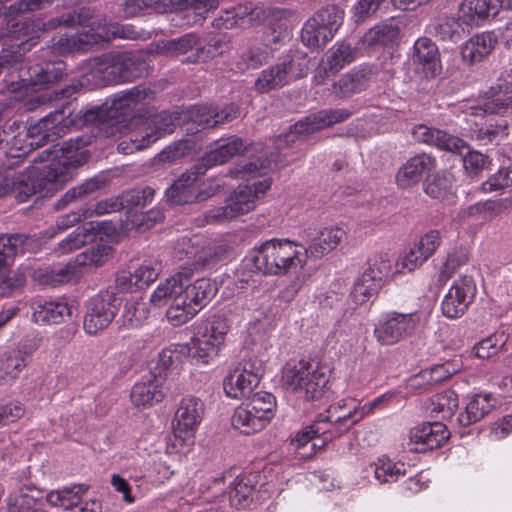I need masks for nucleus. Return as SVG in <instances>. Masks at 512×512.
<instances>
[{
  "mask_svg": "<svg viewBox=\"0 0 512 512\" xmlns=\"http://www.w3.org/2000/svg\"><path fill=\"white\" fill-rule=\"evenodd\" d=\"M92 36H94V26L89 29L83 27L80 33L73 35H68L67 33L59 34L53 37L52 47L43 50V53L45 55L49 53L63 55L76 51H86L92 45L97 44L96 42L89 41Z\"/></svg>",
  "mask_w": 512,
  "mask_h": 512,
  "instance_id": "nucleus-37",
  "label": "nucleus"
},
{
  "mask_svg": "<svg viewBox=\"0 0 512 512\" xmlns=\"http://www.w3.org/2000/svg\"><path fill=\"white\" fill-rule=\"evenodd\" d=\"M154 93L150 88L133 87L129 90L115 94L109 101H106L102 109H91L84 113L83 122L92 123L101 120L102 113L110 119H125L132 114L137 106L145 100H150Z\"/></svg>",
  "mask_w": 512,
  "mask_h": 512,
  "instance_id": "nucleus-15",
  "label": "nucleus"
},
{
  "mask_svg": "<svg viewBox=\"0 0 512 512\" xmlns=\"http://www.w3.org/2000/svg\"><path fill=\"white\" fill-rule=\"evenodd\" d=\"M218 5V0H126L125 12L128 16H134L143 9L154 6L161 12L192 11L196 17L204 19Z\"/></svg>",
  "mask_w": 512,
  "mask_h": 512,
  "instance_id": "nucleus-18",
  "label": "nucleus"
},
{
  "mask_svg": "<svg viewBox=\"0 0 512 512\" xmlns=\"http://www.w3.org/2000/svg\"><path fill=\"white\" fill-rule=\"evenodd\" d=\"M382 286L363 274L354 284L350 299L355 305H363L374 298Z\"/></svg>",
  "mask_w": 512,
  "mask_h": 512,
  "instance_id": "nucleus-58",
  "label": "nucleus"
},
{
  "mask_svg": "<svg viewBox=\"0 0 512 512\" xmlns=\"http://www.w3.org/2000/svg\"><path fill=\"white\" fill-rule=\"evenodd\" d=\"M420 321V314L416 311H388L378 318L373 335L379 344L392 346L411 337L419 327Z\"/></svg>",
  "mask_w": 512,
  "mask_h": 512,
  "instance_id": "nucleus-13",
  "label": "nucleus"
},
{
  "mask_svg": "<svg viewBox=\"0 0 512 512\" xmlns=\"http://www.w3.org/2000/svg\"><path fill=\"white\" fill-rule=\"evenodd\" d=\"M191 277V271L183 269L161 281L150 297L155 306H168L166 318L173 327L192 320L216 294V285L209 278L192 282Z\"/></svg>",
  "mask_w": 512,
  "mask_h": 512,
  "instance_id": "nucleus-2",
  "label": "nucleus"
},
{
  "mask_svg": "<svg viewBox=\"0 0 512 512\" xmlns=\"http://www.w3.org/2000/svg\"><path fill=\"white\" fill-rule=\"evenodd\" d=\"M254 479L255 476L251 474H241L235 478L234 486L229 491L231 505L237 507H244L246 505L248 498L255 489Z\"/></svg>",
  "mask_w": 512,
  "mask_h": 512,
  "instance_id": "nucleus-56",
  "label": "nucleus"
},
{
  "mask_svg": "<svg viewBox=\"0 0 512 512\" xmlns=\"http://www.w3.org/2000/svg\"><path fill=\"white\" fill-rule=\"evenodd\" d=\"M179 119L178 113L166 111L150 115L147 118L133 119V127L128 132L126 140H122L118 144V151L131 154L149 147L162 137L173 133Z\"/></svg>",
  "mask_w": 512,
  "mask_h": 512,
  "instance_id": "nucleus-9",
  "label": "nucleus"
},
{
  "mask_svg": "<svg viewBox=\"0 0 512 512\" xmlns=\"http://www.w3.org/2000/svg\"><path fill=\"white\" fill-rule=\"evenodd\" d=\"M114 38L136 40L144 37L142 32L137 31L135 27L130 24H106L105 22H98L97 26L94 27V36H92L89 41L99 44L100 42H108Z\"/></svg>",
  "mask_w": 512,
  "mask_h": 512,
  "instance_id": "nucleus-42",
  "label": "nucleus"
},
{
  "mask_svg": "<svg viewBox=\"0 0 512 512\" xmlns=\"http://www.w3.org/2000/svg\"><path fill=\"white\" fill-rule=\"evenodd\" d=\"M350 116L351 112L347 109L321 110L311 114L296 122L288 134L278 137L277 149H281L284 143H294L298 136L327 128L333 124L345 121Z\"/></svg>",
  "mask_w": 512,
  "mask_h": 512,
  "instance_id": "nucleus-20",
  "label": "nucleus"
},
{
  "mask_svg": "<svg viewBox=\"0 0 512 512\" xmlns=\"http://www.w3.org/2000/svg\"><path fill=\"white\" fill-rule=\"evenodd\" d=\"M374 473V478L380 484L395 482L400 476L405 474V464L402 462H393L386 456L379 457L370 465Z\"/></svg>",
  "mask_w": 512,
  "mask_h": 512,
  "instance_id": "nucleus-51",
  "label": "nucleus"
},
{
  "mask_svg": "<svg viewBox=\"0 0 512 512\" xmlns=\"http://www.w3.org/2000/svg\"><path fill=\"white\" fill-rule=\"evenodd\" d=\"M262 372V361L253 358L244 359L223 380L226 396L240 399L250 395L259 384Z\"/></svg>",
  "mask_w": 512,
  "mask_h": 512,
  "instance_id": "nucleus-17",
  "label": "nucleus"
},
{
  "mask_svg": "<svg viewBox=\"0 0 512 512\" xmlns=\"http://www.w3.org/2000/svg\"><path fill=\"white\" fill-rule=\"evenodd\" d=\"M436 160L422 153L410 158L397 172L396 181L400 187L406 188L418 183L422 177L433 170Z\"/></svg>",
  "mask_w": 512,
  "mask_h": 512,
  "instance_id": "nucleus-36",
  "label": "nucleus"
},
{
  "mask_svg": "<svg viewBox=\"0 0 512 512\" xmlns=\"http://www.w3.org/2000/svg\"><path fill=\"white\" fill-rule=\"evenodd\" d=\"M496 43L497 37L493 32L478 33L462 46V58L470 63L480 62L494 50Z\"/></svg>",
  "mask_w": 512,
  "mask_h": 512,
  "instance_id": "nucleus-39",
  "label": "nucleus"
},
{
  "mask_svg": "<svg viewBox=\"0 0 512 512\" xmlns=\"http://www.w3.org/2000/svg\"><path fill=\"white\" fill-rule=\"evenodd\" d=\"M27 237L22 234L0 236V276L7 271L13 258L23 252Z\"/></svg>",
  "mask_w": 512,
  "mask_h": 512,
  "instance_id": "nucleus-52",
  "label": "nucleus"
},
{
  "mask_svg": "<svg viewBox=\"0 0 512 512\" xmlns=\"http://www.w3.org/2000/svg\"><path fill=\"white\" fill-rule=\"evenodd\" d=\"M449 438V432L442 422L422 423L409 432L407 443L410 451L423 453L439 448Z\"/></svg>",
  "mask_w": 512,
  "mask_h": 512,
  "instance_id": "nucleus-26",
  "label": "nucleus"
},
{
  "mask_svg": "<svg viewBox=\"0 0 512 512\" xmlns=\"http://www.w3.org/2000/svg\"><path fill=\"white\" fill-rule=\"evenodd\" d=\"M248 406L268 424L274 416L276 399L269 392H257L247 403Z\"/></svg>",
  "mask_w": 512,
  "mask_h": 512,
  "instance_id": "nucleus-61",
  "label": "nucleus"
},
{
  "mask_svg": "<svg viewBox=\"0 0 512 512\" xmlns=\"http://www.w3.org/2000/svg\"><path fill=\"white\" fill-rule=\"evenodd\" d=\"M88 486L77 484L53 490L46 494V502L63 512H101V503L96 499H85Z\"/></svg>",
  "mask_w": 512,
  "mask_h": 512,
  "instance_id": "nucleus-21",
  "label": "nucleus"
},
{
  "mask_svg": "<svg viewBox=\"0 0 512 512\" xmlns=\"http://www.w3.org/2000/svg\"><path fill=\"white\" fill-rule=\"evenodd\" d=\"M305 73L306 68L301 63H296L294 56L288 55L281 62L262 70L254 88L259 93H267L282 88Z\"/></svg>",
  "mask_w": 512,
  "mask_h": 512,
  "instance_id": "nucleus-19",
  "label": "nucleus"
},
{
  "mask_svg": "<svg viewBox=\"0 0 512 512\" xmlns=\"http://www.w3.org/2000/svg\"><path fill=\"white\" fill-rule=\"evenodd\" d=\"M243 262L262 274L280 276L302 268L306 259L293 242L271 239L249 251Z\"/></svg>",
  "mask_w": 512,
  "mask_h": 512,
  "instance_id": "nucleus-5",
  "label": "nucleus"
},
{
  "mask_svg": "<svg viewBox=\"0 0 512 512\" xmlns=\"http://www.w3.org/2000/svg\"><path fill=\"white\" fill-rule=\"evenodd\" d=\"M357 50L346 42L335 43L327 52L324 66L314 76L316 84L322 85L329 77V73L335 75L345 66L356 59Z\"/></svg>",
  "mask_w": 512,
  "mask_h": 512,
  "instance_id": "nucleus-31",
  "label": "nucleus"
},
{
  "mask_svg": "<svg viewBox=\"0 0 512 512\" xmlns=\"http://www.w3.org/2000/svg\"><path fill=\"white\" fill-rule=\"evenodd\" d=\"M270 178L240 184L226 199L225 205L210 209L205 213L207 224H222L245 215L256 208L259 201L271 188Z\"/></svg>",
  "mask_w": 512,
  "mask_h": 512,
  "instance_id": "nucleus-10",
  "label": "nucleus"
},
{
  "mask_svg": "<svg viewBox=\"0 0 512 512\" xmlns=\"http://www.w3.org/2000/svg\"><path fill=\"white\" fill-rule=\"evenodd\" d=\"M400 32L398 23L394 18L386 20L371 28L362 37L361 41L369 47L375 45H388L394 42Z\"/></svg>",
  "mask_w": 512,
  "mask_h": 512,
  "instance_id": "nucleus-48",
  "label": "nucleus"
},
{
  "mask_svg": "<svg viewBox=\"0 0 512 512\" xmlns=\"http://www.w3.org/2000/svg\"><path fill=\"white\" fill-rule=\"evenodd\" d=\"M112 255V247L109 245H97L76 256V259L85 273L88 267H100L106 263Z\"/></svg>",
  "mask_w": 512,
  "mask_h": 512,
  "instance_id": "nucleus-59",
  "label": "nucleus"
},
{
  "mask_svg": "<svg viewBox=\"0 0 512 512\" xmlns=\"http://www.w3.org/2000/svg\"><path fill=\"white\" fill-rule=\"evenodd\" d=\"M32 319L41 324H61L72 318L74 307L64 299L37 301L33 304Z\"/></svg>",
  "mask_w": 512,
  "mask_h": 512,
  "instance_id": "nucleus-34",
  "label": "nucleus"
},
{
  "mask_svg": "<svg viewBox=\"0 0 512 512\" xmlns=\"http://www.w3.org/2000/svg\"><path fill=\"white\" fill-rule=\"evenodd\" d=\"M120 306L113 289L100 291L91 297L86 305L83 329L87 334L96 335L106 329L115 318Z\"/></svg>",
  "mask_w": 512,
  "mask_h": 512,
  "instance_id": "nucleus-16",
  "label": "nucleus"
},
{
  "mask_svg": "<svg viewBox=\"0 0 512 512\" xmlns=\"http://www.w3.org/2000/svg\"><path fill=\"white\" fill-rule=\"evenodd\" d=\"M363 274L384 285L390 277L398 273H395V270L393 271V259L391 256L388 253L379 252L370 258L369 266Z\"/></svg>",
  "mask_w": 512,
  "mask_h": 512,
  "instance_id": "nucleus-50",
  "label": "nucleus"
},
{
  "mask_svg": "<svg viewBox=\"0 0 512 512\" xmlns=\"http://www.w3.org/2000/svg\"><path fill=\"white\" fill-rule=\"evenodd\" d=\"M299 23L298 15L289 9L269 8L262 11L261 40L264 48L251 46L241 54L236 62L237 72L256 69L269 58V51L275 50L290 36Z\"/></svg>",
  "mask_w": 512,
  "mask_h": 512,
  "instance_id": "nucleus-4",
  "label": "nucleus"
},
{
  "mask_svg": "<svg viewBox=\"0 0 512 512\" xmlns=\"http://www.w3.org/2000/svg\"><path fill=\"white\" fill-rule=\"evenodd\" d=\"M344 11L337 6H327L317 11L303 25L301 41L309 48H318L329 42L340 28Z\"/></svg>",
  "mask_w": 512,
  "mask_h": 512,
  "instance_id": "nucleus-14",
  "label": "nucleus"
},
{
  "mask_svg": "<svg viewBox=\"0 0 512 512\" xmlns=\"http://www.w3.org/2000/svg\"><path fill=\"white\" fill-rule=\"evenodd\" d=\"M500 7V0H463L458 12L462 23L473 29L480 27L489 17L494 18Z\"/></svg>",
  "mask_w": 512,
  "mask_h": 512,
  "instance_id": "nucleus-33",
  "label": "nucleus"
},
{
  "mask_svg": "<svg viewBox=\"0 0 512 512\" xmlns=\"http://www.w3.org/2000/svg\"><path fill=\"white\" fill-rule=\"evenodd\" d=\"M41 492L32 486L20 487L13 490L8 496L9 512H46L40 508Z\"/></svg>",
  "mask_w": 512,
  "mask_h": 512,
  "instance_id": "nucleus-43",
  "label": "nucleus"
},
{
  "mask_svg": "<svg viewBox=\"0 0 512 512\" xmlns=\"http://www.w3.org/2000/svg\"><path fill=\"white\" fill-rule=\"evenodd\" d=\"M243 150L244 144L241 138L230 137L218 140L215 143V147L207 152L199 163L194 165L189 171L183 173L166 190L167 199L173 203H185L190 201L191 196L187 195V186L204 175L209 168L226 163Z\"/></svg>",
  "mask_w": 512,
  "mask_h": 512,
  "instance_id": "nucleus-7",
  "label": "nucleus"
},
{
  "mask_svg": "<svg viewBox=\"0 0 512 512\" xmlns=\"http://www.w3.org/2000/svg\"><path fill=\"white\" fill-rule=\"evenodd\" d=\"M346 236L347 230L344 225L325 227L307 241L304 247L305 256L322 258L335 250Z\"/></svg>",
  "mask_w": 512,
  "mask_h": 512,
  "instance_id": "nucleus-29",
  "label": "nucleus"
},
{
  "mask_svg": "<svg viewBox=\"0 0 512 512\" xmlns=\"http://www.w3.org/2000/svg\"><path fill=\"white\" fill-rule=\"evenodd\" d=\"M65 67L62 60H49L41 64L30 65L26 68V71H21L16 89L38 91L48 88L63 78Z\"/></svg>",
  "mask_w": 512,
  "mask_h": 512,
  "instance_id": "nucleus-23",
  "label": "nucleus"
},
{
  "mask_svg": "<svg viewBox=\"0 0 512 512\" xmlns=\"http://www.w3.org/2000/svg\"><path fill=\"white\" fill-rule=\"evenodd\" d=\"M135 63L127 56L93 58L83 66L82 84L99 87L139 77Z\"/></svg>",
  "mask_w": 512,
  "mask_h": 512,
  "instance_id": "nucleus-12",
  "label": "nucleus"
},
{
  "mask_svg": "<svg viewBox=\"0 0 512 512\" xmlns=\"http://www.w3.org/2000/svg\"><path fill=\"white\" fill-rule=\"evenodd\" d=\"M459 405L458 395L453 390H445L431 398L430 413L434 417L449 419Z\"/></svg>",
  "mask_w": 512,
  "mask_h": 512,
  "instance_id": "nucleus-53",
  "label": "nucleus"
},
{
  "mask_svg": "<svg viewBox=\"0 0 512 512\" xmlns=\"http://www.w3.org/2000/svg\"><path fill=\"white\" fill-rule=\"evenodd\" d=\"M84 144L82 139H70L59 148L44 150L23 171H18L16 162L8 159L0 165V198L12 193L17 201L25 202L36 193H54L71 179L72 169L87 162L88 152L80 149Z\"/></svg>",
  "mask_w": 512,
  "mask_h": 512,
  "instance_id": "nucleus-1",
  "label": "nucleus"
},
{
  "mask_svg": "<svg viewBox=\"0 0 512 512\" xmlns=\"http://www.w3.org/2000/svg\"><path fill=\"white\" fill-rule=\"evenodd\" d=\"M356 414H358V400L347 397L331 404L325 415L320 414L317 417L322 420V424L334 438L349 431L359 422Z\"/></svg>",
  "mask_w": 512,
  "mask_h": 512,
  "instance_id": "nucleus-22",
  "label": "nucleus"
},
{
  "mask_svg": "<svg viewBox=\"0 0 512 512\" xmlns=\"http://www.w3.org/2000/svg\"><path fill=\"white\" fill-rule=\"evenodd\" d=\"M69 107H63L41 118L27 128L26 134L19 132L21 124L14 121L0 132V145L10 158L25 156L34 148L63 137L80 120Z\"/></svg>",
  "mask_w": 512,
  "mask_h": 512,
  "instance_id": "nucleus-3",
  "label": "nucleus"
},
{
  "mask_svg": "<svg viewBox=\"0 0 512 512\" xmlns=\"http://www.w3.org/2000/svg\"><path fill=\"white\" fill-rule=\"evenodd\" d=\"M174 474V468L168 459L163 456L152 459L147 463L146 472L143 474L130 476L135 482L147 478L151 482L163 483Z\"/></svg>",
  "mask_w": 512,
  "mask_h": 512,
  "instance_id": "nucleus-54",
  "label": "nucleus"
},
{
  "mask_svg": "<svg viewBox=\"0 0 512 512\" xmlns=\"http://www.w3.org/2000/svg\"><path fill=\"white\" fill-rule=\"evenodd\" d=\"M476 293V284L471 276L459 277L442 300V314L449 319L462 317L473 302Z\"/></svg>",
  "mask_w": 512,
  "mask_h": 512,
  "instance_id": "nucleus-24",
  "label": "nucleus"
},
{
  "mask_svg": "<svg viewBox=\"0 0 512 512\" xmlns=\"http://www.w3.org/2000/svg\"><path fill=\"white\" fill-rule=\"evenodd\" d=\"M149 304L144 298H130L121 315L122 326L128 329L141 327L149 318Z\"/></svg>",
  "mask_w": 512,
  "mask_h": 512,
  "instance_id": "nucleus-47",
  "label": "nucleus"
},
{
  "mask_svg": "<svg viewBox=\"0 0 512 512\" xmlns=\"http://www.w3.org/2000/svg\"><path fill=\"white\" fill-rule=\"evenodd\" d=\"M155 191L153 188L146 186L143 188H134L122 193L121 200L123 208H142L153 200Z\"/></svg>",
  "mask_w": 512,
  "mask_h": 512,
  "instance_id": "nucleus-64",
  "label": "nucleus"
},
{
  "mask_svg": "<svg viewBox=\"0 0 512 512\" xmlns=\"http://www.w3.org/2000/svg\"><path fill=\"white\" fill-rule=\"evenodd\" d=\"M331 370L322 364L304 359L287 362L282 371L283 387L298 398L313 401L321 398L327 388Z\"/></svg>",
  "mask_w": 512,
  "mask_h": 512,
  "instance_id": "nucleus-6",
  "label": "nucleus"
},
{
  "mask_svg": "<svg viewBox=\"0 0 512 512\" xmlns=\"http://www.w3.org/2000/svg\"><path fill=\"white\" fill-rule=\"evenodd\" d=\"M318 439L321 441L319 447L326 444L327 441L332 439L326 427L322 424V420L315 419L314 423L305 427L297 433L294 442L298 448L306 446L312 440Z\"/></svg>",
  "mask_w": 512,
  "mask_h": 512,
  "instance_id": "nucleus-60",
  "label": "nucleus"
},
{
  "mask_svg": "<svg viewBox=\"0 0 512 512\" xmlns=\"http://www.w3.org/2000/svg\"><path fill=\"white\" fill-rule=\"evenodd\" d=\"M496 405V400L488 393L476 394L471 397L464 411L457 418L458 423L463 426H469L481 420Z\"/></svg>",
  "mask_w": 512,
  "mask_h": 512,
  "instance_id": "nucleus-40",
  "label": "nucleus"
},
{
  "mask_svg": "<svg viewBox=\"0 0 512 512\" xmlns=\"http://www.w3.org/2000/svg\"><path fill=\"white\" fill-rule=\"evenodd\" d=\"M104 229L103 222H88L78 227L58 244V251L62 254L70 253L83 245L94 241Z\"/></svg>",
  "mask_w": 512,
  "mask_h": 512,
  "instance_id": "nucleus-41",
  "label": "nucleus"
},
{
  "mask_svg": "<svg viewBox=\"0 0 512 512\" xmlns=\"http://www.w3.org/2000/svg\"><path fill=\"white\" fill-rule=\"evenodd\" d=\"M453 183L454 179L452 174L447 171H442L426 179L424 190L425 193L432 198L453 201L455 198Z\"/></svg>",
  "mask_w": 512,
  "mask_h": 512,
  "instance_id": "nucleus-49",
  "label": "nucleus"
},
{
  "mask_svg": "<svg viewBox=\"0 0 512 512\" xmlns=\"http://www.w3.org/2000/svg\"><path fill=\"white\" fill-rule=\"evenodd\" d=\"M427 259L413 244L409 249L404 250L395 261V273H410L421 267Z\"/></svg>",
  "mask_w": 512,
  "mask_h": 512,
  "instance_id": "nucleus-62",
  "label": "nucleus"
},
{
  "mask_svg": "<svg viewBox=\"0 0 512 512\" xmlns=\"http://www.w3.org/2000/svg\"><path fill=\"white\" fill-rule=\"evenodd\" d=\"M229 331V321L222 316L196 322L188 348L191 361L197 365H209L213 362L224 349Z\"/></svg>",
  "mask_w": 512,
  "mask_h": 512,
  "instance_id": "nucleus-8",
  "label": "nucleus"
},
{
  "mask_svg": "<svg viewBox=\"0 0 512 512\" xmlns=\"http://www.w3.org/2000/svg\"><path fill=\"white\" fill-rule=\"evenodd\" d=\"M412 59L426 77H434L441 72L439 50L430 38L420 37L415 41Z\"/></svg>",
  "mask_w": 512,
  "mask_h": 512,
  "instance_id": "nucleus-35",
  "label": "nucleus"
},
{
  "mask_svg": "<svg viewBox=\"0 0 512 512\" xmlns=\"http://www.w3.org/2000/svg\"><path fill=\"white\" fill-rule=\"evenodd\" d=\"M506 208L507 203L505 200H487L475 203L468 208L461 210L459 218L461 220L472 218L478 222H486L499 215Z\"/></svg>",
  "mask_w": 512,
  "mask_h": 512,
  "instance_id": "nucleus-46",
  "label": "nucleus"
},
{
  "mask_svg": "<svg viewBox=\"0 0 512 512\" xmlns=\"http://www.w3.org/2000/svg\"><path fill=\"white\" fill-rule=\"evenodd\" d=\"M508 336L505 331L499 330L482 339L473 347V354L480 359H487L496 355L506 344Z\"/></svg>",
  "mask_w": 512,
  "mask_h": 512,
  "instance_id": "nucleus-57",
  "label": "nucleus"
},
{
  "mask_svg": "<svg viewBox=\"0 0 512 512\" xmlns=\"http://www.w3.org/2000/svg\"><path fill=\"white\" fill-rule=\"evenodd\" d=\"M486 102L483 106H470L469 114L483 116L484 114L512 113V70L498 79L494 86L485 93Z\"/></svg>",
  "mask_w": 512,
  "mask_h": 512,
  "instance_id": "nucleus-25",
  "label": "nucleus"
},
{
  "mask_svg": "<svg viewBox=\"0 0 512 512\" xmlns=\"http://www.w3.org/2000/svg\"><path fill=\"white\" fill-rule=\"evenodd\" d=\"M373 76V68L368 65H359L343 74L332 85V93L341 99L350 98L354 94L366 90Z\"/></svg>",
  "mask_w": 512,
  "mask_h": 512,
  "instance_id": "nucleus-27",
  "label": "nucleus"
},
{
  "mask_svg": "<svg viewBox=\"0 0 512 512\" xmlns=\"http://www.w3.org/2000/svg\"><path fill=\"white\" fill-rule=\"evenodd\" d=\"M161 272V263L155 259L145 260L133 272L136 288L144 289L153 283Z\"/></svg>",
  "mask_w": 512,
  "mask_h": 512,
  "instance_id": "nucleus-63",
  "label": "nucleus"
},
{
  "mask_svg": "<svg viewBox=\"0 0 512 512\" xmlns=\"http://www.w3.org/2000/svg\"><path fill=\"white\" fill-rule=\"evenodd\" d=\"M472 30L471 27L463 24L461 15L457 11V17H446L440 20L436 27V33L442 40L452 42L459 41L465 34Z\"/></svg>",
  "mask_w": 512,
  "mask_h": 512,
  "instance_id": "nucleus-55",
  "label": "nucleus"
},
{
  "mask_svg": "<svg viewBox=\"0 0 512 512\" xmlns=\"http://www.w3.org/2000/svg\"><path fill=\"white\" fill-rule=\"evenodd\" d=\"M193 49L196 52L189 55L184 61L189 63H197L205 61L210 57V51H205V48L201 46L199 38L194 34H186L178 39L161 41L156 46L158 53H166L171 56H180L187 54Z\"/></svg>",
  "mask_w": 512,
  "mask_h": 512,
  "instance_id": "nucleus-30",
  "label": "nucleus"
},
{
  "mask_svg": "<svg viewBox=\"0 0 512 512\" xmlns=\"http://www.w3.org/2000/svg\"><path fill=\"white\" fill-rule=\"evenodd\" d=\"M83 274V269L75 258L73 262H69L64 266L39 271L38 277L43 284L55 286L76 282Z\"/></svg>",
  "mask_w": 512,
  "mask_h": 512,
  "instance_id": "nucleus-44",
  "label": "nucleus"
},
{
  "mask_svg": "<svg viewBox=\"0 0 512 512\" xmlns=\"http://www.w3.org/2000/svg\"><path fill=\"white\" fill-rule=\"evenodd\" d=\"M204 403L195 396L183 397L172 419L173 436L169 438L167 453L186 452L194 443V437L204 416Z\"/></svg>",
  "mask_w": 512,
  "mask_h": 512,
  "instance_id": "nucleus-11",
  "label": "nucleus"
},
{
  "mask_svg": "<svg viewBox=\"0 0 512 512\" xmlns=\"http://www.w3.org/2000/svg\"><path fill=\"white\" fill-rule=\"evenodd\" d=\"M412 135L418 142L456 154H462L463 149L466 148V143L462 139L424 124L416 125L412 130Z\"/></svg>",
  "mask_w": 512,
  "mask_h": 512,
  "instance_id": "nucleus-32",
  "label": "nucleus"
},
{
  "mask_svg": "<svg viewBox=\"0 0 512 512\" xmlns=\"http://www.w3.org/2000/svg\"><path fill=\"white\" fill-rule=\"evenodd\" d=\"M187 114L188 118L197 124L198 129H205L235 119L238 109L234 105H230L217 112L212 106L202 105L190 108Z\"/></svg>",
  "mask_w": 512,
  "mask_h": 512,
  "instance_id": "nucleus-38",
  "label": "nucleus"
},
{
  "mask_svg": "<svg viewBox=\"0 0 512 512\" xmlns=\"http://www.w3.org/2000/svg\"><path fill=\"white\" fill-rule=\"evenodd\" d=\"M231 424L234 429L243 434L250 435L264 429L268 424L248 406H238L231 417Z\"/></svg>",
  "mask_w": 512,
  "mask_h": 512,
  "instance_id": "nucleus-45",
  "label": "nucleus"
},
{
  "mask_svg": "<svg viewBox=\"0 0 512 512\" xmlns=\"http://www.w3.org/2000/svg\"><path fill=\"white\" fill-rule=\"evenodd\" d=\"M165 378L159 375H150L134 384L130 398L134 406L148 408L163 400L166 394Z\"/></svg>",
  "mask_w": 512,
  "mask_h": 512,
  "instance_id": "nucleus-28",
  "label": "nucleus"
}]
</instances>
